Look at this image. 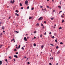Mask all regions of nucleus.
Segmentation results:
<instances>
[{
  "label": "nucleus",
  "instance_id": "1",
  "mask_svg": "<svg viewBox=\"0 0 65 65\" xmlns=\"http://www.w3.org/2000/svg\"><path fill=\"white\" fill-rule=\"evenodd\" d=\"M43 19V18L42 17H41L38 19V20L39 21L40 20H42Z\"/></svg>",
  "mask_w": 65,
  "mask_h": 65
},
{
  "label": "nucleus",
  "instance_id": "2",
  "mask_svg": "<svg viewBox=\"0 0 65 65\" xmlns=\"http://www.w3.org/2000/svg\"><path fill=\"white\" fill-rule=\"evenodd\" d=\"M10 3H12L13 4V3L14 2V0H13V1H12V0H11L10 1Z\"/></svg>",
  "mask_w": 65,
  "mask_h": 65
},
{
  "label": "nucleus",
  "instance_id": "3",
  "mask_svg": "<svg viewBox=\"0 0 65 65\" xmlns=\"http://www.w3.org/2000/svg\"><path fill=\"white\" fill-rule=\"evenodd\" d=\"M28 2L27 1H26L25 2V4H28Z\"/></svg>",
  "mask_w": 65,
  "mask_h": 65
},
{
  "label": "nucleus",
  "instance_id": "4",
  "mask_svg": "<svg viewBox=\"0 0 65 65\" xmlns=\"http://www.w3.org/2000/svg\"><path fill=\"white\" fill-rule=\"evenodd\" d=\"M24 40H25V41H27V39L26 38V37H24Z\"/></svg>",
  "mask_w": 65,
  "mask_h": 65
},
{
  "label": "nucleus",
  "instance_id": "5",
  "mask_svg": "<svg viewBox=\"0 0 65 65\" xmlns=\"http://www.w3.org/2000/svg\"><path fill=\"white\" fill-rule=\"evenodd\" d=\"M14 57H15V58H18V56L16 55H14Z\"/></svg>",
  "mask_w": 65,
  "mask_h": 65
},
{
  "label": "nucleus",
  "instance_id": "6",
  "mask_svg": "<svg viewBox=\"0 0 65 65\" xmlns=\"http://www.w3.org/2000/svg\"><path fill=\"white\" fill-rule=\"evenodd\" d=\"M2 29L3 30H4V29H5V28L4 27V26H3L2 27Z\"/></svg>",
  "mask_w": 65,
  "mask_h": 65
},
{
  "label": "nucleus",
  "instance_id": "7",
  "mask_svg": "<svg viewBox=\"0 0 65 65\" xmlns=\"http://www.w3.org/2000/svg\"><path fill=\"white\" fill-rule=\"evenodd\" d=\"M36 26H37V27H38V26H39V24L38 23L37 24H36Z\"/></svg>",
  "mask_w": 65,
  "mask_h": 65
},
{
  "label": "nucleus",
  "instance_id": "8",
  "mask_svg": "<svg viewBox=\"0 0 65 65\" xmlns=\"http://www.w3.org/2000/svg\"><path fill=\"white\" fill-rule=\"evenodd\" d=\"M14 38L13 39H12L11 40V42H12V41H14Z\"/></svg>",
  "mask_w": 65,
  "mask_h": 65
},
{
  "label": "nucleus",
  "instance_id": "9",
  "mask_svg": "<svg viewBox=\"0 0 65 65\" xmlns=\"http://www.w3.org/2000/svg\"><path fill=\"white\" fill-rule=\"evenodd\" d=\"M2 64V61H0V64Z\"/></svg>",
  "mask_w": 65,
  "mask_h": 65
},
{
  "label": "nucleus",
  "instance_id": "10",
  "mask_svg": "<svg viewBox=\"0 0 65 65\" xmlns=\"http://www.w3.org/2000/svg\"><path fill=\"white\" fill-rule=\"evenodd\" d=\"M60 52H59V51H58V52H57V54L58 55H59V54H60Z\"/></svg>",
  "mask_w": 65,
  "mask_h": 65
},
{
  "label": "nucleus",
  "instance_id": "11",
  "mask_svg": "<svg viewBox=\"0 0 65 65\" xmlns=\"http://www.w3.org/2000/svg\"><path fill=\"white\" fill-rule=\"evenodd\" d=\"M34 46H36V45L35 43H34Z\"/></svg>",
  "mask_w": 65,
  "mask_h": 65
},
{
  "label": "nucleus",
  "instance_id": "12",
  "mask_svg": "<svg viewBox=\"0 0 65 65\" xmlns=\"http://www.w3.org/2000/svg\"><path fill=\"white\" fill-rule=\"evenodd\" d=\"M62 29V28L61 27H60L59 28V30H60L61 29Z\"/></svg>",
  "mask_w": 65,
  "mask_h": 65
},
{
  "label": "nucleus",
  "instance_id": "13",
  "mask_svg": "<svg viewBox=\"0 0 65 65\" xmlns=\"http://www.w3.org/2000/svg\"><path fill=\"white\" fill-rule=\"evenodd\" d=\"M51 19L52 20H54V18H51Z\"/></svg>",
  "mask_w": 65,
  "mask_h": 65
},
{
  "label": "nucleus",
  "instance_id": "14",
  "mask_svg": "<svg viewBox=\"0 0 65 65\" xmlns=\"http://www.w3.org/2000/svg\"><path fill=\"white\" fill-rule=\"evenodd\" d=\"M32 17H29V20H30V19H32Z\"/></svg>",
  "mask_w": 65,
  "mask_h": 65
},
{
  "label": "nucleus",
  "instance_id": "15",
  "mask_svg": "<svg viewBox=\"0 0 65 65\" xmlns=\"http://www.w3.org/2000/svg\"><path fill=\"white\" fill-rule=\"evenodd\" d=\"M21 49L22 50H24V47H22Z\"/></svg>",
  "mask_w": 65,
  "mask_h": 65
},
{
  "label": "nucleus",
  "instance_id": "16",
  "mask_svg": "<svg viewBox=\"0 0 65 65\" xmlns=\"http://www.w3.org/2000/svg\"><path fill=\"white\" fill-rule=\"evenodd\" d=\"M2 46H3V45H0V48H1V47H2Z\"/></svg>",
  "mask_w": 65,
  "mask_h": 65
},
{
  "label": "nucleus",
  "instance_id": "17",
  "mask_svg": "<svg viewBox=\"0 0 65 65\" xmlns=\"http://www.w3.org/2000/svg\"><path fill=\"white\" fill-rule=\"evenodd\" d=\"M20 5L21 6H22V3H20Z\"/></svg>",
  "mask_w": 65,
  "mask_h": 65
},
{
  "label": "nucleus",
  "instance_id": "18",
  "mask_svg": "<svg viewBox=\"0 0 65 65\" xmlns=\"http://www.w3.org/2000/svg\"><path fill=\"white\" fill-rule=\"evenodd\" d=\"M58 7L59 8H61V6H58Z\"/></svg>",
  "mask_w": 65,
  "mask_h": 65
},
{
  "label": "nucleus",
  "instance_id": "19",
  "mask_svg": "<svg viewBox=\"0 0 65 65\" xmlns=\"http://www.w3.org/2000/svg\"><path fill=\"white\" fill-rule=\"evenodd\" d=\"M64 22V20H62V23H63V22Z\"/></svg>",
  "mask_w": 65,
  "mask_h": 65
},
{
  "label": "nucleus",
  "instance_id": "20",
  "mask_svg": "<svg viewBox=\"0 0 65 65\" xmlns=\"http://www.w3.org/2000/svg\"><path fill=\"white\" fill-rule=\"evenodd\" d=\"M15 12H19V11H18V10H16L15 11Z\"/></svg>",
  "mask_w": 65,
  "mask_h": 65
},
{
  "label": "nucleus",
  "instance_id": "21",
  "mask_svg": "<svg viewBox=\"0 0 65 65\" xmlns=\"http://www.w3.org/2000/svg\"><path fill=\"white\" fill-rule=\"evenodd\" d=\"M62 11H60L59 12V14H60V13H61V12H62Z\"/></svg>",
  "mask_w": 65,
  "mask_h": 65
},
{
  "label": "nucleus",
  "instance_id": "22",
  "mask_svg": "<svg viewBox=\"0 0 65 65\" xmlns=\"http://www.w3.org/2000/svg\"><path fill=\"white\" fill-rule=\"evenodd\" d=\"M42 34H41L40 35V37H42Z\"/></svg>",
  "mask_w": 65,
  "mask_h": 65
},
{
  "label": "nucleus",
  "instance_id": "23",
  "mask_svg": "<svg viewBox=\"0 0 65 65\" xmlns=\"http://www.w3.org/2000/svg\"><path fill=\"white\" fill-rule=\"evenodd\" d=\"M20 47H21V45H19L18 47V48H20Z\"/></svg>",
  "mask_w": 65,
  "mask_h": 65
},
{
  "label": "nucleus",
  "instance_id": "24",
  "mask_svg": "<svg viewBox=\"0 0 65 65\" xmlns=\"http://www.w3.org/2000/svg\"><path fill=\"white\" fill-rule=\"evenodd\" d=\"M9 59H11V57H9Z\"/></svg>",
  "mask_w": 65,
  "mask_h": 65
},
{
  "label": "nucleus",
  "instance_id": "25",
  "mask_svg": "<svg viewBox=\"0 0 65 65\" xmlns=\"http://www.w3.org/2000/svg\"><path fill=\"white\" fill-rule=\"evenodd\" d=\"M34 33L35 34V33H36V31H35Z\"/></svg>",
  "mask_w": 65,
  "mask_h": 65
},
{
  "label": "nucleus",
  "instance_id": "26",
  "mask_svg": "<svg viewBox=\"0 0 65 65\" xmlns=\"http://www.w3.org/2000/svg\"><path fill=\"white\" fill-rule=\"evenodd\" d=\"M33 9H34V8H31V10H33Z\"/></svg>",
  "mask_w": 65,
  "mask_h": 65
},
{
  "label": "nucleus",
  "instance_id": "27",
  "mask_svg": "<svg viewBox=\"0 0 65 65\" xmlns=\"http://www.w3.org/2000/svg\"><path fill=\"white\" fill-rule=\"evenodd\" d=\"M1 35H2H2H3V34H2V33H1Z\"/></svg>",
  "mask_w": 65,
  "mask_h": 65
},
{
  "label": "nucleus",
  "instance_id": "28",
  "mask_svg": "<svg viewBox=\"0 0 65 65\" xmlns=\"http://www.w3.org/2000/svg\"><path fill=\"white\" fill-rule=\"evenodd\" d=\"M56 42H57V40H55Z\"/></svg>",
  "mask_w": 65,
  "mask_h": 65
},
{
  "label": "nucleus",
  "instance_id": "29",
  "mask_svg": "<svg viewBox=\"0 0 65 65\" xmlns=\"http://www.w3.org/2000/svg\"><path fill=\"white\" fill-rule=\"evenodd\" d=\"M27 64H30V62H28Z\"/></svg>",
  "mask_w": 65,
  "mask_h": 65
},
{
  "label": "nucleus",
  "instance_id": "30",
  "mask_svg": "<svg viewBox=\"0 0 65 65\" xmlns=\"http://www.w3.org/2000/svg\"><path fill=\"white\" fill-rule=\"evenodd\" d=\"M50 45H52V46H54V45L52 44H51Z\"/></svg>",
  "mask_w": 65,
  "mask_h": 65
},
{
  "label": "nucleus",
  "instance_id": "31",
  "mask_svg": "<svg viewBox=\"0 0 65 65\" xmlns=\"http://www.w3.org/2000/svg\"><path fill=\"white\" fill-rule=\"evenodd\" d=\"M60 44H63V43L61 42L60 43Z\"/></svg>",
  "mask_w": 65,
  "mask_h": 65
},
{
  "label": "nucleus",
  "instance_id": "32",
  "mask_svg": "<svg viewBox=\"0 0 65 65\" xmlns=\"http://www.w3.org/2000/svg\"><path fill=\"white\" fill-rule=\"evenodd\" d=\"M13 60V62H15V59H14Z\"/></svg>",
  "mask_w": 65,
  "mask_h": 65
},
{
  "label": "nucleus",
  "instance_id": "33",
  "mask_svg": "<svg viewBox=\"0 0 65 65\" xmlns=\"http://www.w3.org/2000/svg\"><path fill=\"white\" fill-rule=\"evenodd\" d=\"M41 47H42V48H43V46H41Z\"/></svg>",
  "mask_w": 65,
  "mask_h": 65
},
{
  "label": "nucleus",
  "instance_id": "34",
  "mask_svg": "<svg viewBox=\"0 0 65 65\" xmlns=\"http://www.w3.org/2000/svg\"><path fill=\"white\" fill-rule=\"evenodd\" d=\"M15 32H16L17 33H19V31H15Z\"/></svg>",
  "mask_w": 65,
  "mask_h": 65
},
{
  "label": "nucleus",
  "instance_id": "35",
  "mask_svg": "<svg viewBox=\"0 0 65 65\" xmlns=\"http://www.w3.org/2000/svg\"><path fill=\"white\" fill-rule=\"evenodd\" d=\"M52 38H55V37H54V36H53V37H52Z\"/></svg>",
  "mask_w": 65,
  "mask_h": 65
},
{
  "label": "nucleus",
  "instance_id": "36",
  "mask_svg": "<svg viewBox=\"0 0 65 65\" xmlns=\"http://www.w3.org/2000/svg\"><path fill=\"white\" fill-rule=\"evenodd\" d=\"M58 48V46H57L56 47V48L57 49Z\"/></svg>",
  "mask_w": 65,
  "mask_h": 65
},
{
  "label": "nucleus",
  "instance_id": "37",
  "mask_svg": "<svg viewBox=\"0 0 65 65\" xmlns=\"http://www.w3.org/2000/svg\"><path fill=\"white\" fill-rule=\"evenodd\" d=\"M29 7L28 6L27 7V9H29Z\"/></svg>",
  "mask_w": 65,
  "mask_h": 65
},
{
  "label": "nucleus",
  "instance_id": "38",
  "mask_svg": "<svg viewBox=\"0 0 65 65\" xmlns=\"http://www.w3.org/2000/svg\"><path fill=\"white\" fill-rule=\"evenodd\" d=\"M5 61H6V62H7V59H6L5 60Z\"/></svg>",
  "mask_w": 65,
  "mask_h": 65
},
{
  "label": "nucleus",
  "instance_id": "39",
  "mask_svg": "<svg viewBox=\"0 0 65 65\" xmlns=\"http://www.w3.org/2000/svg\"><path fill=\"white\" fill-rule=\"evenodd\" d=\"M61 1H60V4L61 5Z\"/></svg>",
  "mask_w": 65,
  "mask_h": 65
},
{
  "label": "nucleus",
  "instance_id": "40",
  "mask_svg": "<svg viewBox=\"0 0 65 65\" xmlns=\"http://www.w3.org/2000/svg\"><path fill=\"white\" fill-rule=\"evenodd\" d=\"M49 64L50 65H52V63H49Z\"/></svg>",
  "mask_w": 65,
  "mask_h": 65
},
{
  "label": "nucleus",
  "instance_id": "41",
  "mask_svg": "<svg viewBox=\"0 0 65 65\" xmlns=\"http://www.w3.org/2000/svg\"><path fill=\"white\" fill-rule=\"evenodd\" d=\"M53 53H54V55H55V54H56V53H55V52H54Z\"/></svg>",
  "mask_w": 65,
  "mask_h": 65
},
{
  "label": "nucleus",
  "instance_id": "42",
  "mask_svg": "<svg viewBox=\"0 0 65 65\" xmlns=\"http://www.w3.org/2000/svg\"><path fill=\"white\" fill-rule=\"evenodd\" d=\"M46 32H45V33H44V35H46Z\"/></svg>",
  "mask_w": 65,
  "mask_h": 65
},
{
  "label": "nucleus",
  "instance_id": "43",
  "mask_svg": "<svg viewBox=\"0 0 65 65\" xmlns=\"http://www.w3.org/2000/svg\"><path fill=\"white\" fill-rule=\"evenodd\" d=\"M49 34H52V32H50V33H49Z\"/></svg>",
  "mask_w": 65,
  "mask_h": 65
},
{
  "label": "nucleus",
  "instance_id": "44",
  "mask_svg": "<svg viewBox=\"0 0 65 65\" xmlns=\"http://www.w3.org/2000/svg\"><path fill=\"white\" fill-rule=\"evenodd\" d=\"M47 8H49V7L48 6H47Z\"/></svg>",
  "mask_w": 65,
  "mask_h": 65
},
{
  "label": "nucleus",
  "instance_id": "45",
  "mask_svg": "<svg viewBox=\"0 0 65 65\" xmlns=\"http://www.w3.org/2000/svg\"><path fill=\"white\" fill-rule=\"evenodd\" d=\"M21 9H23V7H22L21 8Z\"/></svg>",
  "mask_w": 65,
  "mask_h": 65
},
{
  "label": "nucleus",
  "instance_id": "46",
  "mask_svg": "<svg viewBox=\"0 0 65 65\" xmlns=\"http://www.w3.org/2000/svg\"><path fill=\"white\" fill-rule=\"evenodd\" d=\"M43 24H41V26H43Z\"/></svg>",
  "mask_w": 65,
  "mask_h": 65
},
{
  "label": "nucleus",
  "instance_id": "47",
  "mask_svg": "<svg viewBox=\"0 0 65 65\" xmlns=\"http://www.w3.org/2000/svg\"><path fill=\"white\" fill-rule=\"evenodd\" d=\"M3 32H4V33H5V31L3 30Z\"/></svg>",
  "mask_w": 65,
  "mask_h": 65
},
{
  "label": "nucleus",
  "instance_id": "48",
  "mask_svg": "<svg viewBox=\"0 0 65 65\" xmlns=\"http://www.w3.org/2000/svg\"><path fill=\"white\" fill-rule=\"evenodd\" d=\"M43 29H44V26H43Z\"/></svg>",
  "mask_w": 65,
  "mask_h": 65
},
{
  "label": "nucleus",
  "instance_id": "49",
  "mask_svg": "<svg viewBox=\"0 0 65 65\" xmlns=\"http://www.w3.org/2000/svg\"><path fill=\"white\" fill-rule=\"evenodd\" d=\"M61 17H62V18H63V17H64L62 15L61 16Z\"/></svg>",
  "mask_w": 65,
  "mask_h": 65
},
{
  "label": "nucleus",
  "instance_id": "50",
  "mask_svg": "<svg viewBox=\"0 0 65 65\" xmlns=\"http://www.w3.org/2000/svg\"><path fill=\"white\" fill-rule=\"evenodd\" d=\"M18 54V52H17V53H16V54H17V55Z\"/></svg>",
  "mask_w": 65,
  "mask_h": 65
},
{
  "label": "nucleus",
  "instance_id": "51",
  "mask_svg": "<svg viewBox=\"0 0 65 65\" xmlns=\"http://www.w3.org/2000/svg\"><path fill=\"white\" fill-rule=\"evenodd\" d=\"M1 23H1V22H0V26H1Z\"/></svg>",
  "mask_w": 65,
  "mask_h": 65
},
{
  "label": "nucleus",
  "instance_id": "52",
  "mask_svg": "<svg viewBox=\"0 0 65 65\" xmlns=\"http://www.w3.org/2000/svg\"><path fill=\"white\" fill-rule=\"evenodd\" d=\"M44 23H45H45H46V22H45V21H44Z\"/></svg>",
  "mask_w": 65,
  "mask_h": 65
},
{
  "label": "nucleus",
  "instance_id": "53",
  "mask_svg": "<svg viewBox=\"0 0 65 65\" xmlns=\"http://www.w3.org/2000/svg\"><path fill=\"white\" fill-rule=\"evenodd\" d=\"M34 38L35 39V38H36V37H34Z\"/></svg>",
  "mask_w": 65,
  "mask_h": 65
},
{
  "label": "nucleus",
  "instance_id": "54",
  "mask_svg": "<svg viewBox=\"0 0 65 65\" xmlns=\"http://www.w3.org/2000/svg\"><path fill=\"white\" fill-rule=\"evenodd\" d=\"M29 59V57H28L27 58V60H28Z\"/></svg>",
  "mask_w": 65,
  "mask_h": 65
},
{
  "label": "nucleus",
  "instance_id": "55",
  "mask_svg": "<svg viewBox=\"0 0 65 65\" xmlns=\"http://www.w3.org/2000/svg\"><path fill=\"white\" fill-rule=\"evenodd\" d=\"M56 65H59V64H58V63H56Z\"/></svg>",
  "mask_w": 65,
  "mask_h": 65
},
{
  "label": "nucleus",
  "instance_id": "56",
  "mask_svg": "<svg viewBox=\"0 0 65 65\" xmlns=\"http://www.w3.org/2000/svg\"><path fill=\"white\" fill-rule=\"evenodd\" d=\"M40 8H42V6H40Z\"/></svg>",
  "mask_w": 65,
  "mask_h": 65
},
{
  "label": "nucleus",
  "instance_id": "57",
  "mask_svg": "<svg viewBox=\"0 0 65 65\" xmlns=\"http://www.w3.org/2000/svg\"><path fill=\"white\" fill-rule=\"evenodd\" d=\"M14 51H17V49H15Z\"/></svg>",
  "mask_w": 65,
  "mask_h": 65
},
{
  "label": "nucleus",
  "instance_id": "58",
  "mask_svg": "<svg viewBox=\"0 0 65 65\" xmlns=\"http://www.w3.org/2000/svg\"><path fill=\"white\" fill-rule=\"evenodd\" d=\"M52 1L53 2H54V0H52Z\"/></svg>",
  "mask_w": 65,
  "mask_h": 65
},
{
  "label": "nucleus",
  "instance_id": "59",
  "mask_svg": "<svg viewBox=\"0 0 65 65\" xmlns=\"http://www.w3.org/2000/svg\"><path fill=\"white\" fill-rule=\"evenodd\" d=\"M50 60H51V59H52V58H50Z\"/></svg>",
  "mask_w": 65,
  "mask_h": 65
},
{
  "label": "nucleus",
  "instance_id": "60",
  "mask_svg": "<svg viewBox=\"0 0 65 65\" xmlns=\"http://www.w3.org/2000/svg\"><path fill=\"white\" fill-rule=\"evenodd\" d=\"M17 16H19V14H17Z\"/></svg>",
  "mask_w": 65,
  "mask_h": 65
},
{
  "label": "nucleus",
  "instance_id": "61",
  "mask_svg": "<svg viewBox=\"0 0 65 65\" xmlns=\"http://www.w3.org/2000/svg\"><path fill=\"white\" fill-rule=\"evenodd\" d=\"M42 10H44L43 9H42Z\"/></svg>",
  "mask_w": 65,
  "mask_h": 65
},
{
  "label": "nucleus",
  "instance_id": "62",
  "mask_svg": "<svg viewBox=\"0 0 65 65\" xmlns=\"http://www.w3.org/2000/svg\"><path fill=\"white\" fill-rule=\"evenodd\" d=\"M7 8H8L9 7V6H7Z\"/></svg>",
  "mask_w": 65,
  "mask_h": 65
},
{
  "label": "nucleus",
  "instance_id": "63",
  "mask_svg": "<svg viewBox=\"0 0 65 65\" xmlns=\"http://www.w3.org/2000/svg\"><path fill=\"white\" fill-rule=\"evenodd\" d=\"M15 40H14V42H15Z\"/></svg>",
  "mask_w": 65,
  "mask_h": 65
},
{
  "label": "nucleus",
  "instance_id": "64",
  "mask_svg": "<svg viewBox=\"0 0 65 65\" xmlns=\"http://www.w3.org/2000/svg\"><path fill=\"white\" fill-rule=\"evenodd\" d=\"M17 14H17V13H15V14H16V15H17Z\"/></svg>",
  "mask_w": 65,
  "mask_h": 65
}]
</instances>
